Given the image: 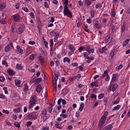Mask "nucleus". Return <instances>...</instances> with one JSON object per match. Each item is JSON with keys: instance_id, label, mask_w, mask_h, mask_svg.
Segmentation results:
<instances>
[{"instance_id": "58", "label": "nucleus", "mask_w": 130, "mask_h": 130, "mask_svg": "<svg viewBox=\"0 0 130 130\" xmlns=\"http://www.w3.org/2000/svg\"><path fill=\"white\" fill-rule=\"evenodd\" d=\"M42 27V24H39L37 26L38 28L39 29V31H41V28Z\"/></svg>"}, {"instance_id": "54", "label": "nucleus", "mask_w": 130, "mask_h": 130, "mask_svg": "<svg viewBox=\"0 0 130 130\" xmlns=\"http://www.w3.org/2000/svg\"><path fill=\"white\" fill-rule=\"evenodd\" d=\"M29 16H30L31 18L32 19H35V16L34 15V13L33 12L30 13Z\"/></svg>"}, {"instance_id": "26", "label": "nucleus", "mask_w": 130, "mask_h": 130, "mask_svg": "<svg viewBox=\"0 0 130 130\" xmlns=\"http://www.w3.org/2000/svg\"><path fill=\"white\" fill-rule=\"evenodd\" d=\"M63 62L70 63V62H71V60L70 59V58L66 57L63 59Z\"/></svg>"}, {"instance_id": "49", "label": "nucleus", "mask_w": 130, "mask_h": 130, "mask_svg": "<svg viewBox=\"0 0 130 130\" xmlns=\"http://www.w3.org/2000/svg\"><path fill=\"white\" fill-rule=\"evenodd\" d=\"M46 115L47 114V111H46V110L44 109L43 110L42 113L41 114V115Z\"/></svg>"}, {"instance_id": "9", "label": "nucleus", "mask_w": 130, "mask_h": 130, "mask_svg": "<svg viewBox=\"0 0 130 130\" xmlns=\"http://www.w3.org/2000/svg\"><path fill=\"white\" fill-rule=\"evenodd\" d=\"M38 58L42 66V64H43V63H46V62H45V60L44 57H43L41 55H40L38 57Z\"/></svg>"}, {"instance_id": "24", "label": "nucleus", "mask_w": 130, "mask_h": 130, "mask_svg": "<svg viewBox=\"0 0 130 130\" xmlns=\"http://www.w3.org/2000/svg\"><path fill=\"white\" fill-rule=\"evenodd\" d=\"M121 107V106L120 105H118L117 106L114 107L112 109L113 111H114L115 110H119V109Z\"/></svg>"}, {"instance_id": "18", "label": "nucleus", "mask_w": 130, "mask_h": 130, "mask_svg": "<svg viewBox=\"0 0 130 130\" xmlns=\"http://www.w3.org/2000/svg\"><path fill=\"white\" fill-rule=\"evenodd\" d=\"M110 37H111V34H109L105 39L106 43H108L109 40H110Z\"/></svg>"}, {"instance_id": "64", "label": "nucleus", "mask_w": 130, "mask_h": 130, "mask_svg": "<svg viewBox=\"0 0 130 130\" xmlns=\"http://www.w3.org/2000/svg\"><path fill=\"white\" fill-rule=\"evenodd\" d=\"M61 98L59 99L58 101H57V104L58 105H60L61 103Z\"/></svg>"}, {"instance_id": "42", "label": "nucleus", "mask_w": 130, "mask_h": 130, "mask_svg": "<svg viewBox=\"0 0 130 130\" xmlns=\"http://www.w3.org/2000/svg\"><path fill=\"white\" fill-rule=\"evenodd\" d=\"M44 44L45 46V48L47 49H48L49 48L48 47V42H46V41H44Z\"/></svg>"}, {"instance_id": "4", "label": "nucleus", "mask_w": 130, "mask_h": 130, "mask_svg": "<svg viewBox=\"0 0 130 130\" xmlns=\"http://www.w3.org/2000/svg\"><path fill=\"white\" fill-rule=\"evenodd\" d=\"M14 22H20L21 20V16L19 14H16L12 16Z\"/></svg>"}, {"instance_id": "62", "label": "nucleus", "mask_w": 130, "mask_h": 130, "mask_svg": "<svg viewBox=\"0 0 130 130\" xmlns=\"http://www.w3.org/2000/svg\"><path fill=\"white\" fill-rule=\"evenodd\" d=\"M110 57H111V58H112V57H113L114 56V51H112L110 53Z\"/></svg>"}, {"instance_id": "25", "label": "nucleus", "mask_w": 130, "mask_h": 130, "mask_svg": "<svg viewBox=\"0 0 130 130\" xmlns=\"http://www.w3.org/2000/svg\"><path fill=\"white\" fill-rule=\"evenodd\" d=\"M117 78V74H113L111 82H114L115 81H116Z\"/></svg>"}, {"instance_id": "15", "label": "nucleus", "mask_w": 130, "mask_h": 130, "mask_svg": "<svg viewBox=\"0 0 130 130\" xmlns=\"http://www.w3.org/2000/svg\"><path fill=\"white\" fill-rule=\"evenodd\" d=\"M106 119H107V117H104V116H102L101 117L100 119V121L105 123V122L106 121Z\"/></svg>"}, {"instance_id": "46", "label": "nucleus", "mask_w": 130, "mask_h": 130, "mask_svg": "<svg viewBox=\"0 0 130 130\" xmlns=\"http://www.w3.org/2000/svg\"><path fill=\"white\" fill-rule=\"evenodd\" d=\"M121 69H122V64L119 65L118 67H117L116 68V71H119V70H121Z\"/></svg>"}, {"instance_id": "10", "label": "nucleus", "mask_w": 130, "mask_h": 130, "mask_svg": "<svg viewBox=\"0 0 130 130\" xmlns=\"http://www.w3.org/2000/svg\"><path fill=\"white\" fill-rule=\"evenodd\" d=\"M107 48H106V46H105L104 47L102 48V49H99V52H100V53H106V50H107Z\"/></svg>"}, {"instance_id": "20", "label": "nucleus", "mask_w": 130, "mask_h": 130, "mask_svg": "<svg viewBox=\"0 0 130 130\" xmlns=\"http://www.w3.org/2000/svg\"><path fill=\"white\" fill-rule=\"evenodd\" d=\"M17 32L18 34H22L23 32H24V29H23L22 28L19 27L17 29Z\"/></svg>"}, {"instance_id": "52", "label": "nucleus", "mask_w": 130, "mask_h": 130, "mask_svg": "<svg viewBox=\"0 0 130 130\" xmlns=\"http://www.w3.org/2000/svg\"><path fill=\"white\" fill-rule=\"evenodd\" d=\"M56 32L52 30L50 32V35L51 36H54L55 35H56Z\"/></svg>"}, {"instance_id": "56", "label": "nucleus", "mask_w": 130, "mask_h": 130, "mask_svg": "<svg viewBox=\"0 0 130 130\" xmlns=\"http://www.w3.org/2000/svg\"><path fill=\"white\" fill-rule=\"evenodd\" d=\"M6 98V96L4 95L3 93H0V99H5Z\"/></svg>"}, {"instance_id": "19", "label": "nucleus", "mask_w": 130, "mask_h": 130, "mask_svg": "<svg viewBox=\"0 0 130 130\" xmlns=\"http://www.w3.org/2000/svg\"><path fill=\"white\" fill-rule=\"evenodd\" d=\"M41 85H39L38 86H37L36 87V91L38 93H40V92H41Z\"/></svg>"}, {"instance_id": "34", "label": "nucleus", "mask_w": 130, "mask_h": 130, "mask_svg": "<svg viewBox=\"0 0 130 130\" xmlns=\"http://www.w3.org/2000/svg\"><path fill=\"white\" fill-rule=\"evenodd\" d=\"M85 3L87 7H89V6H90V5L92 4V2L91 1H89L88 0L85 1Z\"/></svg>"}, {"instance_id": "27", "label": "nucleus", "mask_w": 130, "mask_h": 130, "mask_svg": "<svg viewBox=\"0 0 130 130\" xmlns=\"http://www.w3.org/2000/svg\"><path fill=\"white\" fill-rule=\"evenodd\" d=\"M0 23L5 25V24H7V20H6V18H2V20L0 21Z\"/></svg>"}, {"instance_id": "23", "label": "nucleus", "mask_w": 130, "mask_h": 130, "mask_svg": "<svg viewBox=\"0 0 130 130\" xmlns=\"http://www.w3.org/2000/svg\"><path fill=\"white\" fill-rule=\"evenodd\" d=\"M41 81H42V78H37V77H36V83H35V85H37V84H39V83H40Z\"/></svg>"}, {"instance_id": "29", "label": "nucleus", "mask_w": 130, "mask_h": 130, "mask_svg": "<svg viewBox=\"0 0 130 130\" xmlns=\"http://www.w3.org/2000/svg\"><path fill=\"white\" fill-rule=\"evenodd\" d=\"M6 7H7V5H6V3H2L0 4L1 10H3V9H6Z\"/></svg>"}, {"instance_id": "3", "label": "nucleus", "mask_w": 130, "mask_h": 130, "mask_svg": "<svg viewBox=\"0 0 130 130\" xmlns=\"http://www.w3.org/2000/svg\"><path fill=\"white\" fill-rule=\"evenodd\" d=\"M127 30H128V26L126 25L125 22H123L120 28L121 34H122L125 30L127 31Z\"/></svg>"}, {"instance_id": "35", "label": "nucleus", "mask_w": 130, "mask_h": 130, "mask_svg": "<svg viewBox=\"0 0 130 130\" xmlns=\"http://www.w3.org/2000/svg\"><path fill=\"white\" fill-rule=\"evenodd\" d=\"M29 89V86L27 85V83L24 84V91L26 92V91H28Z\"/></svg>"}, {"instance_id": "59", "label": "nucleus", "mask_w": 130, "mask_h": 130, "mask_svg": "<svg viewBox=\"0 0 130 130\" xmlns=\"http://www.w3.org/2000/svg\"><path fill=\"white\" fill-rule=\"evenodd\" d=\"M44 7L45 8H46V9H48V8H49V5H48V3H47V2L44 3Z\"/></svg>"}, {"instance_id": "41", "label": "nucleus", "mask_w": 130, "mask_h": 130, "mask_svg": "<svg viewBox=\"0 0 130 130\" xmlns=\"http://www.w3.org/2000/svg\"><path fill=\"white\" fill-rule=\"evenodd\" d=\"M41 118H43V119H45V120H46L48 118L47 116H46V115H44V114L41 115Z\"/></svg>"}, {"instance_id": "5", "label": "nucleus", "mask_w": 130, "mask_h": 130, "mask_svg": "<svg viewBox=\"0 0 130 130\" xmlns=\"http://www.w3.org/2000/svg\"><path fill=\"white\" fill-rule=\"evenodd\" d=\"M50 55L52 56L53 54V39H50Z\"/></svg>"}, {"instance_id": "17", "label": "nucleus", "mask_w": 130, "mask_h": 130, "mask_svg": "<svg viewBox=\"0 0 130 130\" xmlns=\"http://www.w3.org/2000/svg\"><path fill=\"white\" fill-rule=\"evenodd\" d=\"M53 87H54V91H55V93H57V85L56 84V82L55 81L53 82Z\"/></svg>"}, {"instance_id": "21", "label": "nucleus", "mask_w": 130, "mask_h": 130, "mask_svg": "<svg viewBox=\"0 0 130 130\" xmlns=\"http://www.w3.org/2000/svg\"><path fill=\"white\" fill-rule=\"evenodd\" d=\"M17 49L18 50V52L20 53V54H23V49H21L19 46H17Z\"/></svg>"}, {"instance_id": "45", "label": "nucleus", "mask_w": 130, "mask_h": 130, "mask_svg": "<svg viewBox=\"0 0 130 130\" xmlns=\"http://www.w3.org/2000/svg\"><path fill=\"white\" fill-rule=\"evenodd\" d=\"M75 79H76V80H77L78 81H79L80 80V79H81V74H78L76 77H75Z\"/></svg>"}, {"instance_id": "39", "label": "nucleus", "mask_w": 130, "mask_h": 130, "mask_svg": "<svg viewBox=\"0 0 130 130\" xmlns=\"http://www.w3.org/2000/svg\"><path fill=\"white\" fill-rule=\"evenodd\" d=\"M16 69L17 70H23V67L20 66L19 64H16Z\"/></svg>"}, {"instance_id": "43", "label": "nucleus", "mask_w": 130, "mask_h": 130, "mask_svg": "<svg viewBox=\"0 0 130 130\" xmlns=\"http://www.w3.org/2000/svg\"><path fill=\"white\" fill-rule=\"evenodd\" d=\"M107 75H108V72L107 71V70H105L104 72V74L103 75V76L104 78H105V77L107 76Z\"/></svg>"}, {"instance_id": "11", "label": "nucleus", "mask_w": 130, "mask_h": 130, "mask_svg": "<svg viewBox=\"0 0 130 130\" xmlns=\"http://www.w3.org/2000/svg\"><path fill=\"white\" fill-rule=\"evenodd\" d=\"M68 47H69L70 50H71L72 52H74L75 50H76V48H75L74 45L69 44Z\"/></svg>"}, {"instance_id": "32", "label": "nucleus", "mask_w": 130, "mask_h": 130, "mask_svg": "<svg viewBox=\"0 0 130 130\" xmlns=\"http://www.w3.org/2000/svg\"><path fill=\"white\" fill-rule=\"evenodd\" d=\"M94 26L95 27V28H96V29H101V26L100 24L98 23H94Z\"/></svg>"}, {"instance_id": "37", "label": "nucleus", "mask_w": 130, "mask_h": 130, "mask_svg": "<svg viewBox=\"0 0 130 130\" xmlns=\"http://www.w3.org/2000/svg\"><path fill=\"white\" fill-rule=\"evenodd\" d=\"M91 17H94L95 16V10H91L90 11Z\"/></svg>"}, {"instance_id": "55", "label": "nucleus", "mask_w": 130, "mask_h": 130, "mask_svg": "<svg viewBox=\"0 0 130 130\" xmlns=\"http://www.w3.org/2000/svg\"><path fill=\"white\" fill-rule=\"evenodd\" d=\"M36 78L37 77H35L34 78H32L30 81V83H36Z\"/></svg>"}, {"instance_id": "36", "label": "nucleus", "mask_w": 130, "mask_h": 130, "mask_svg": "<svg viewBox=\"0 0 130 130\" xmlns=\"http://www.w3.org/2000/svg\"><path fill=\"white\" fill-rule=\"evenodd\" d=\"M61 102H62V104L63 105H62L63 107H64V105H67V101H66V100L64 99H61Z\"/></svg>"}, {"instance_id": "44", "label": "nucleus", "mask_w": 130, "mask_h": 130, "mask_svg": "<svg viewBox=\"0 0 130 130\" xmlns=\"http://www.w3.org/2000/svg\"><path fill=\"white\" fill-rule=\"evenodd\" d=\"M104 124V123L100 121L99 123L98 127H102V126H103Z\"/></svg>"}, {"instance_id": "61", "label": "nucleus", "mask_w": 130, "mask_h": 130, "mask_svg": "<svg viewBox=\"0 0 130 130\" xmlns=\"http://www.w3.org/2000/svg\"><path fill=\"white\" fill-rule=\"evenodd\" d=\"M89 54H88V53L87 52H84L83 53V56L84 57H85V58H86V57H88Z\"/></svg>"}, {"instance_id": "40", "label": "nucleus", "mask_w": 130, "mask_h": 130, "mask_svg": "<svg viewBox=\"0 0 130 130\" xmlns=\"http://www.w3.org/2000/svg\"><path fill=\"white\" fill-rule=\"evenodd\" d=\"M105 94L104 93H101L100 95H99L98 98L99 100L100 99H102V98H103V97H104Z\"/></svg>"}, {"instance_id": "47", "label": "nucleus", "mask_w": 130, "mask_h": 130, "mask_svg": "<svg viewBox=\"0 0 130 130\" xmlns=\"http://www.w3.org/2000/svg\"><path fill=\"white\" fill-rule=\"evenodd\" d=\"M3 90L5 94H9V92L8 91V88L7 87H4Z\"/></svg>"}, {"instance_id": "63", "label": "nucleus", "mask_w": 130, "mask_h": 130, "mask_svg": "<svg viewBox=\"0 0 130 130\" xmlns=\"http://www.w3.org/2000/svg\"><path fill=\"white\" fill-rule=\"evenodd\" d=\"M31 124H32V122H31V121H27L26 122V126H30V125H31Z\"/></svg>"}, {"instance_id": "31", "label": "nucleus", "mask_w": 130, "mask_h": 130, "mask_svg": "<svg viewBox=\"0 0 130 130\" xmlns=\"http://www.w3.org/2000/svg\"><path fill=\"white\" fill-rule=\"evenodd\" d=\"M101 9L102 8V4L98 3L95 5V9Z\"/></svg>"}, {"instance_id": "60", "label": "nucleus", "mask_w": 130, "mask_h": 130, "mask_svg": "<svg viewBox=\"0 0 130 130\" xmlns=\"http://www.w3.org/2000/svg\"><path fill=\"white\" fill-rule=\"evenodd\" d=\"M21 84V80H17L15 81L16 86H18V85H20Z\"/></svg>"}, {"instance_id": "38", "label": "nucleus", "mask_w": 130, "mask_h": 130, "mask_svg": "<svg viewBox=\"0 0 130 130\" xmlns=\"http://www.w3.org/2000/svg\"><path fill=\"white\" fill-rule=\"evenodd\" d=\"M63 5L64 6H68L69 5V0H62Z\"/></svg>"}, {"instance_id": "6", "label": "nucleus", "mask_w": 130, "mask_h": 130, "mask_svg": "<svg viewBox=\"0 0 130 130\" xmlns=\"http://www.w3.org/2000/svg\"><path fill=\"white\" fill-rule=\"evenodd\" d=\"M54 78H53V82H55V83H57V80H58V76L59 75V72H56L54 71Z\"/></svg>"}, {"instance_id": "50", "label": "nucleus", "mask_w": 130, "mask_h": 130, "mask_svg": "<svg viewBox=\"0 0 130 130\" xmlns=\"http://www.w3.org/2000/svg\"><path fill=\"white\" fill-rule=\"evenodd\" d=\"M14 125L15 126H16V127H21V125H20V123H19V122H17L16 123H14Z\"/></svg>"}, {"instance_id": "8", "label": "nucleus", "mask_w": 130, "mask_h": 130, "mask_svg": "<svg viewBox=\"0 0 130 130\" xmlns=\"http://www.w3.org/2000/svg\"><path fill=\"white\" fill-rule=\"evenodd\" d=\"M86 51L89 54H91V53H94L95 50L94 49H91L90 46H86Z\"/></svg>"}, {"instance_id": "28", "label": "nucleus", "mask_w": 130, "mask_h": 130, "mask_svg": "<svg viewBox=\"0 0 130 130\" xmlns=\"http://www.w3.org/2000/svg\"><path fill=\"white\" fill-rule=\"evenodd\" d=\"M20 111H21V107L18 108L17 109H14L13 110V112H14V113H19Z\"/></svg>"}, {"instance_id": "30", "label": "nucleus", "mask_w": 130, "mask_h": 130, "mask_svg": "<svg viewBox=\"0 0 130 130\" xmlns=\"http://www.w3.org/2000/svg\"><path fill=\"white\" fill-rule=\"evenodd\" d=\"M35 56H36V54H32L30 55L29 56L30 60H34V58H35Z\"/></svg>"}, {"instance_id": "22", "label": "nucleus", "mask_w": 130, "mask_h": 130, "mask_svg": "<svg viewBox=\"0 0 130 130\" xmlns=\"http://www.w3.org/2000/svg\"><path fill=\"white\" fill-rule=\"evenodd\" d=\"M117 87H118V85H117V83H115L113 85V88L112 89V92H114L116 89L117 88Z\"/></svg>"}, {"instance_id": "2", "label": "nucleus", "mask_w": 130, "mask_h": 130, "mask_svg": "<svg viewBox=\"0 0 130 130\" xmlns=\"http://www.w3.org/2000/svg\"><path fill=\"white\" fill-rule=\"evenodd\" d=\"M36 102H37V95L35 94L29 101V109L32 108Z\"/></svg>"}, {"instance_id": "53", "label": "nucleus", "mask_w": 130, "mask_h": 130, "mask_svg": "<svg viewBox=\"0 0 130 130\" xmlns=\"http://www.w3.org/2000/svg\"><path fill=\"white\" fill-rule=\"evenodd\" d=\"M111 15L112 17H115V15H116V13L114 10H112Z\"/></svg>"}, {"instance_id": "12", "label": "nucleus", "mask_w": 130, "mask_h": 130, "mask_svg": "<svg viewBox=\"0 0 130 130\" xmlns=\"http://www.w3.org/2000/svg\"><path fill=\"white\" fill-rule=\"evenodd\" d=\"M7 73L8 74H9V75H10V76H14V75L16 74L15 72L11 69L7 70Z\"/></svg>"}, {"instance_id": "48", "label": "nucleus", "mask_w": 130, "mask_h": 130, "mask_svg": "<svg viewBox=\"0 0 130 130\" xmlns=\"http://www.w3.org/2000/svg\"><path fill=\"white\" fill-rule=\"evenodd\" d=\"M60 116L61 117H63V118H68V114H61L60 115Z\"/></svg>"}, {"instance_id": "51", "label": "nucleus", "mask_w": 130, "mask_h": 130, "mask_svg": "<svg viewBox=\"0 0 130 130\" xmlns=\"http://www.w3.org/2000/svg\"><path fill=\"white\" fill-rule=\"evenodd\" d=\"M2 64H3V66H5V67H8V62L6 60H3L2 61Z\"/></svg>"}, {"instance_id": "16", "label": "nucleus", "mask_w": 130, "mask_h": 130, "mask_svg": "<svg viewBox=\"0 0 130 130\" xmlns=\"http://www.w3.org/2000/svg\"><path fill=\"white\" fill-rule=\"evenodd\" d=\"M90 86L92 88H94V87H99V84H98V82H92L90 83Z\"/></svg>"}, {"instance_id": "33", "label": "nucleus", "mask_w": 130, "mask_h": 130, "mask_svg": "<svg viewBox=\"0 0 130 130\" xmlns=\"http://www.w3.org/2000/svg\"><path fill=\"white\" fill-rule=\"evenodd\" d=\"M85 106V105L83 103H81L80 105V107L79 108V111H83V108H84V106Z\"/></svg>"}, {"instance_id": "7", "label": "nucleus", "mask_w": 130, "mask_h": 130, "mask_svg": "<svg viewBox=\"0 0 130 130\" xmlns=\"http://www.w3.org/2000/svg\"><path fill=\"white\" fill-rule=\"evenodd\" d=\"M27 119H37V116L36 115H34L32 113H30L28 114L27 116Z\"/></svg>"}, {"instance_id": "1", "label": "nucleus", "mask_w": 130, "mask_h": 130, "mask_svg": "<svg viewBox=\"0 0 130 130\" xmlns=\"http://www.w3.org/2000/svg\"><path fill=\"white\" fill-rule=\"evenodd\" d=\"M64 16H68V18H73V15L72 14V12H71V10L69 9V7L68 6H64Z\"/></svg>"}, {"instance_id": "13", "label": "nucleus", "mask_w": 130, "mask_h": 130, "mask_svg": "<svg viewBox=\"0 0 130 130\" xmlns=\"http://www.w3.org/2000/svg\"><path fill=\"white\" fill-rule=\"evenodd\" d=\"M129 41H130L129 39H127L126 40H125L122 43L123 47L126 46V45H127L128 44V43L129 42Z\"/></svg>"}, {"instance_id": "14", "label": "nucleus", "mask_w": 130, "mask_h": 130, "mask_svg": "<svg viewBox=\"0 0 130 130\" xmlns=\"http://www.w3.org/2000/svg\"><path fill=\"white\" fill-rule=\"evenodd\" d=\"M11 45H10V44H9L5 47V52H9L10 51V50H11Z\"/></svg>"}, {"instance_id": "57", "label": "nucleus", "mask_w": 130, "mask_h": 130, "mask_svg": "<svg viewBox=\"0 0 130 130\" xmlns=\"http://www.w3.org/2000/svg\"><path fill=\"white\" fill-rule=\"evenodd\" d=\"M3 113H6V114H9L10 111L8 110H3Z\"/></svg>"}]
</instances>
